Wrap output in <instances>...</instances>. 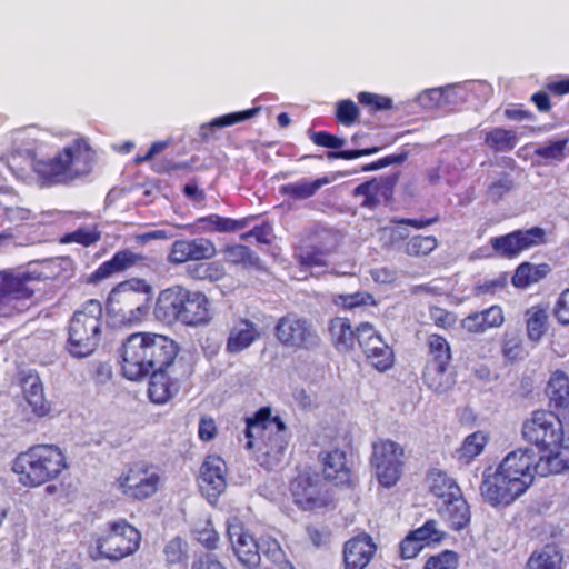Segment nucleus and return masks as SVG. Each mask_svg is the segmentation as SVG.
I'll use <instances>...</instances> for the list:
<instances>
[{
    "label": "nucleus",
    "instance_id": "obj_13",
    "mask_svg": "<svg viewBox=\"0 0 569 569\" xmlns=\"http://www.w3.org/2000/svg\"><path fill=\"white\" fill-rule=\"evenodd\" d=\"M161 476L147 462L130 465L117 479L119 490L127 498L143 501L153 497L161 487Z\"/></svg>",
    "mask_w": 569,
    "mask_h": 569
},
{
    "label": "nucleus",
    "instance_id": "obj_62",
    "mask_svg": "<svg viewBox=\"0 0 569 569\" xmlns=\"http://www.w3.org/2000/svg\"><path fill=\"white\" fill-rule=\"evenodd\" d=\"M422 549L423 546L418 541L417 537L409 531L399 543V557L402 560L413 559Z\"/></svg>",
    "mask_w": 569,
    "mask_h": 569
},
{
    "label": "nucleus",
    "instance_id": "obj_47",
    "mask_svg": "<svg viewBox=\"0 0 569 569\" xmlns=\"http://www.w3.org/2000/svg\"><path fill=\"white\" fill-rule=\"evenodd\" d=\"M189 273L196 280L216 282L224 278L226 269L221 261L216 260L198 263L190 269Z\"/></svg>",
    "mask_w": 569,
    "mask_h": 569
},
{
    "label": "nucleus",
    "instance_id": "obj_12",
    "mask_svg": "<svg viewBox=\"0 0 569 569\" xmlns=\"http://www.w3.org/2000/svg\"><path fill=\"white\" fill-rule=\"evenodd\" d=\"M563 422L560 415L549 409H536L521 428L523 439L541 453L563 436Z\"/></svg>",
    "mask_w": 569,
    "mask_h": 569
},
{
    "label": "nucleus",
    "instance_id": "obj_10",
    "mask_svg": "<svg viewBox=\"0 0 569 569\" xmlns=\"http://www.w3.org/2000/svg\"><path fill=\"white\" fill-rule=\"evenodd\" d=\"M29 271L8 269L0 271V318H9L29 308L34 295Z\"/></svg>",
    "mask_w": 569,
    "mask_h": 569
},
{
    "label": "nucleus",
    "instance_id": "obj_38",
    "mask_svg": "<svg viewBox=\"0 0 569 569\" xmlns=\"http://www.w3.org/2000/svg\"><path fill=\"white\" fill-rule=\"evenodd\" d=\"M329 182L328 178H318L315 180H299L280 186L281 196L291 200H306L313 197L318 190Z\"/></svg>",
    "mask_w": 569,
    "mask_h": 569
},
{
    "label": "nucleus",
    "instance_id": "obj_26",
    "mask_svg": "<svg viewBox=\"0 0 569 569\" xmlns=\"http://www.w3.org/2000/svg\"><path fill=\"white\" fill-rule=\"evenodd\" d=\"M330 253L331 249L317 234L306 237L295 249V258L303 268L326 266Z\"/></svg>",
    "mask_w": 569,
    "mask_h": 569
},
{
    "label": "nucleus",
    "instance_id": "obj_44",
    "mask_svg": "<svg viewBox=\"0 0 569 569\" xmlns=\"http://www.w3.org/2000/svg\"><path fill=\"white\" fill-rule=\"evenodd\" d=\"M101 239V231L99 226L96 223L91 227H80L74 231L67 232L60 239L61 243H78L82 247H91L99 242Z\"/></svg>",
    "mask_w": 569,
    "mask_h": 569
},
{
    "label": "nucleus",
    "instance_id": "obj_43",
    "mask_svg": "<svg viewBox=\"0 0 569 569\" xmlns=\"http://www.w3.org/2000/svg\"><path fill=\"white\" fill-rule=\"evenodd\" d=\"M376 346H372L366 355L367 361L378 371L385 372L392 368L395 362V356L392 349L382 340L373 341Z\"/></svg>",
    "mask_w": 569,
    "mask_h": 569
},
{
    "label": "nucleus",
    "instance_id": "obj_27",
    "mask_svg": "<svg viewBox=\"0 0 569 569\" xmlns=\"http://www.w3.org/2000/svg\"><path fill=\"white\" fill-rule=\"evenodd\" d=\"M234 555L239 562L247 568H256L260 565L258 541L241 527H234L228 531Z\"/></svg>",
    "mask_w": 569,
    "mask_h": 569
},
{
    "label": "nucleus",
    "instance_id": "obj_3",
    "mask_svg": "<svg viewBox=\"0 0 569 569\" xmlns=\"http://www.w3.org/2000/svg\"><path fill=\"white\" fill-rule=\"evenodd\" d=\"M246 448L256 449L257 461L267 470L280 466L288 447V429L280 416H272L270 407H261L246 418Z\"/></svg>",
    "mask_w": 569,
    "mask_h": 569
},
{
    "label": "nucleus",
    "instance_id": "obj_42",
    "mask_svg": "<svg viewBox=\"0 0 569 569\" xmlns=\"http://www.w3.org/2000/svg\"><path fill=\"white\" fill-rule=\"evenodd\" d=\"M489 441L488 433L475 431L467 436L458 449V459L465 463H470L476 457L482 453Z\"/></svg>",
    "mask_w": 569,
    "mask_h": 569
},
{
    "label": "nucleus",
    "instance_id": "obj_31",
    "mask_svg": "<svg viewBox=\"0 0 569 569\" xmlns=\"http://www.w3.org/2000/svg\"><path fill=\"white\" fill-rule=\"evenodd\" d=\"M505 323V313L500 306L493 305L481 311L467 315L461 320V328L469 333H483Z\"/></svg>",
    "mask_w": 569,
    "mask_h": 569
},
{
    "label": "nucleus",
    "instance_id": "obj_54",
    "mask_svg": "<svg viewBox=\"0 0 569 569\" xmlns=\"http://www.w3.org/2000/svg\"><path fill=\"white\" fill-rule=\"evenodd\" d=\"M201 222L210 223L211 229L219 232H232L243 229L248 224V219L236 220L232 218L212 214L200 219Z\"/></svg>",
    "mask_w": 569,
    "mask_h": 569
},
{
    "label": "nucleus",
    "instance_id": "obj_2",
    "mask_svg": "<svg viewBox=\"0 0 569 569\" xmlns=\"http://www.w3.org/2000/svg\"><path fill=\"white\" fill-rule=\"evenodd\" d=\"M180 348L172 338L149 331L129 335L120 347V371L131 381L147 378L156 369L177 361Z\"/></svg>",
    "mask_w": 569,
    "mask_h": 569
},
{
    "label": "nucleus",
    "instance_id": "obj_17",
    "mask_svg": "<svg viewBox=\"0 0 569 569\" xmlns=\"http://www.w3.org/2000/svg\"><path fill=\"white\" fill-rule=\"evenodd\" d=\"M318 461L326 481L347 489H355L358 485V477L349 465L343 450L339 448L322 450L318 453Z\"/></svg>",
    "mask_w": 569,
    "mask_h": 569
},
{
    "label": "nucleus",
    "instance_id": "obj_63",
    "mask_svg": "<svg viewBox=\"0 0 569 569\" xmlns=\"http://www.w3.org/2000/svg\"><path fill=\"white\" fill-rule=\"evenodd\" d=\"M311 140L319 147L329 149H339L345 144V140L331 134L328 131H315L311 134Z\"/></svg>",
    "mask_w": 569,
    "mask_h": 569
},
{
    "label": "nucleus",
    "instance_id": "obj_21",
    "mask_svg": "<svg viewBox=\"0 0 569 569\" xmlns=\"http://www.w3.org/2000/svg\"><path fill=\"white\" fill-rule=\"evenodd\" d=\"M227 467L219 456H208L201 465L198 479L199 488L207 498H218L226 489Z\"/></svg>",
    "mask_w": 569,
    "mask_h": 569
},
{
    "label": "nucleus",
    "instance_id": "obj_4",
    "mask_svg": "<svg viewBox=\"0 0 569 569\" xmlns=\"http://www.w3.org/2000/svg\"><path fill=\"white\" fill-rule=\"evenodd\" d=\"M69 469L63 450L52 443L32 445L12 460L11 470L23 488L34 489L59 480Z\"/></svg>",
    "mask_w": 569,
    "mask_h": 569
},
{
    "label": "nucleus",
    "instance_id": "obj_25",
    "mask_svg": "<svg viewBox=\"0 0 569 569\" xmlns=\"http://www.w3.org/2000/svg\"><path fill=\"white\" fill-rule=\"evenodd\" d=\"M535 469H540L542 476L560 473L569 469V436H561L555 446L548 447L540 453Z\"/></svg>",
    "mask_w": 569,
    "mask_h": 569
},
{
    "label": "nucleus",
    "instance_id": "obj_7",
    "mask_svg": "<svg viewBox=\"0 0 569 569\" xmlns=\"http://www.w3.org/2000/svg\"><path fill=\"white\" fill-rule=\"evenodd\" d=\"M103 326L100 301L90 299L74 311L68 326L67 350L74 358L92 355L99 346Z\"/></svg>",
    "mask_w": 569,
    "mask_h": 569
},
{
    "label": "nucleus",
    "instance_id": "obj_24",
    "mask_svg": "<svg viewBox=\"0 0 569 569\" xmlns=\"http://www.w3.org/2000/svg\"><path fill=\"white\" fill-rule=\"evenodd\" d=\"M549 410L560 415L569 425V376L562 370L550 375L545 389Z\"/></svg>",
    "mask_w": 569,
    "mask_h": 569
},
{
    "label": "nucleus",
    "instance_id": "obj_40",
    "mask_svg": "<svg viewBox=\"0 0 569 569\" xmlns=\"http://www.w3.org/2000/svg\"><path fill=\"white\" fill-rule=\"evenodd\" d=\"M438 247V239L435 236L416 234L403 239L402 251L412 258L429 256Z\"/></svg>",
    "mask_w": 569,
    "mask_h": 569
},
{
    "label": "nucleus",
    "instance_id": "obj_33",
    "mask_svg": "<svg viewBox=\"0 0 569 569\" xmlns=\"http://www.w3.org/2000/svg\"><path fill=\"white\" fill-rule=\"evenodd\" d=\"M438 510L452 530L459 531L470 522V509L462 493L459 498L456 497L445 505H439Z\"/></svg>",
    "mask_w": 569,
    "mask_h": 569
},
{
    "label": "nucleus",
    "instance_id": "obj_19",
    "mask_svg": "<svg viewBox=\"0 0 569 569\" xmlns=\"http://www.w3.org/2000/svg\"><path fill=\"white\" fill-rule=\"evenodd\" d=\"M216 253V246L209 239H178L170 247L168 260L173 264H182L188 261L209 260Z\"/></svg>",
    "mask_w": 569,
    "mask_h": 569
},
{
    "label": "nucleus",
    "instance_id": "obj_20",
    "mask_svg": "<svg viewBox=\"0 0 569 569\" xmlns=\"http://www.w3.org/2000/svg\"><path fill=\"white\" fill-rule=\"evenodd\" d=\"M212 319L211 302L202 291L183 287L180 323L187 327L208 325Z\"/></svg>",
    "mask_w": 569,
    "mask_h": 569
},
{
    "label": "nucleus",
    "instance_id": "obj_30",
    "mask_svg": "<svg viewBox=\"0 0 569 569\" xmlns=\"http://www.w3.org/2000/svg\"><path fill=\"white\" fill-rule=\"evenodd\" d=\"M260 338V331L254 322L247 318H237L229 330L226 342V351L228 353H239L249 348L256 340Z\"/></svg>",
    "mask_w": 569,
    "mask_h": 569
},
{
    "label": "nucleus",
    "instance_id": "obj_58",
    "mask_svg": "<svg viewBox=\"0 0 569 569\" xmlns=\"http://www.w3.org/2000/svg\"><path fill=\"white\" fill-rule=\"evenodd\" d=\"M428 311L432 323L440 329L449 330L457 322V315L455 312L439 306H430Z\"/></svg>",
    "mask_w": 569,
    "mask_h": 569
},
{
    "label": "nucleus",
    "instance_id": "obj_39",
    "mask_svg": "<svg viewBox=\"0 0 569 569\" xmlns=\"http://www.w3.org/2000/svg\"><path fill=\"white\" fill-rule=\"evenodd\" d=\"M429 488L430 491L440 500L439 505H445L448 500L456 497L459 498V495L462 493L456 481L442 471L430 473Z\"/></svg>",
    "mask_w": 569,
    "mask_h": 569
},
{
    "label": "nucleus",
    "instance_id": "obj_59",
    "mask_svg": "<svg viewBox=\"0 0 569 569\" xmlns=\"http://www.w3.org/2000/svg\"><path fill=\"white\" fill-rule=\"evenodd\" d=\"M515 188V181L510 174L503 173L499 179L492 181L488 186V196L493 201H500L508 193H510Z\"/></svg>",
    "mask_w": 569,
    "mask_h": 569
},
{
    "label": "nucleus",
    "instance_id": "obj_41",
    "mask_svg": "<svg viewBox=\"0 0 569 569\" xmlns=\"http://www.w3.org/2000/svg\"><path fill=\"white\" fill-rule=\"evenodd\" d=\"M485 143L495 152L511 151L518 143V136L515 130L493 128L486 133Z\"/></svg>",
    "mask_w": 569,
    "mask_h": 569
},
{
    "label": "nucleus",
    "instance_id": "obj_6",
    "mask_svg": "<svg viewBox=\"0 0 569 569\" xmlns=\"http://www.w3.org/2000/svg\"><path fill=\"white\" fill-rule=\"evenodd\" d=\"M141 539V532L128 520L120 518L108 521L102 533L93 538L89 557L94 561H121L139 550Z\"/></svg>",
    "mask_w": 569,
    "mask_h": 569
},
{
    "label": "nucleus",
    "instance_id": "obj_28",
    "mask_svg": "<svg viewBox=\"0 0 569 569\" xmlns=\"http://www.w3.org/2000/svg\"><path fill=\"white\" fill-rule=\"evenodd\" d=\"M146 257L130 249L117 251L110 260L102 262L91 274V282H99L114 273L123 272L132 267L143 264Z\"/></svg>",
    "mask_w": 569,
    "mask_h": 569
},
{
    "label": "nucleus",
    "instance_id": "obj_49",
    "mask_svg": "<svg viewBox=\"0 0 569 569\" xmlns=\"http://www.w3.org/2000/svg\"><path fill=\"white\" fill-rule=\"evenodd\" d=\"M501 352L511 362L522 360L527 351L521 336L518 332H505Z\"/></svg>",
    "mask_w": 569,
    "mask_h": 569
},
{
    "label": "nucleus",
    "instance_id": "obj_48",
    "mask_svg": "<svg viewBox=\"0 0 569 569\" xmlns=\"http://www.w3.org/2000/svg\"><path fill=\"white\" fill-rule=\"evenodd\" d=\"M569 138H561L555 141H548L546 144L538 147L535 154L546 161L561 162L566 159L568 152Z\"/></svg>",
    "mask_w": 569,
    "mask_h": 569
},
{
    "label": "nucleus",
    "instance_id": "obj_18",
    "mask_svg": "<svg viewBox=\"0 0 569 569\" xmlns=\"http://www.w3.org/2000/svg\"><path fill=\"white\" fill-rule=\"evenodd\" d=\"M114 303L122 305L118 312L129 322H140L149 311L139 290L134 289L128 281L119 283L112 289L109 297V305L112 309H114Z\"/></svg>",
    "mask_w": 569,
    "mask_h": 569
},
{
    "label": "nucleus",
    "instance_id": "obj_51",
    "mask_svg": "<svg viewBox=\"0 0 569 569\" xmlns=\"http://www.w3.org/2000/svg\"><path fill=\"white\" fill-rule=\"evenodd\" d=\"M259 111V108H251L243 111H237L227 113L220 117L214 118L210 123L203 124L201 127L202 136L207 137V133L204 132L208 129H211L213 127L223 128V127H230L236 123L246 121L252 117H254Z\"/></svg>",
    "mask_w": 569,
    "mask_h": 569
},
{
    "label": "nucleus",
    "instance_id": "obj_56",
    "mask_svg": "<svg viewBox=\"0 0 569 569\" xmlns=\"http://www.w3.org/2000/svg\"><path fill=\"white\" fill-rule=\"evenodd\" d=\"M359 118V108L352 100H340L337 102L336 120L346 127L352 126Z\"/></svg>",
    "mask_w": 569,
    "mask_h": 569
},
{
    "label": "nucleus",
    "instance_id": "obj_32",
    "mask_svg": "<svg viewBox=\"0 0 569 569\" xmlns=\"http://www.w3.org/2000/svg\"><path fill=\"white\" fill-rule=\"evenodd\" d=\"M563 550L551 541L535 549L529 556L525 569H562Z\"/></svg>",
    "mask_w": 569,
    "mask_h": 569
},
{
    "label": "nucleus",
    "instance_id": "obj_9",
    "mask_svg": "<svg viewBox=\"0 0 569 569\" xmlns=\"http://www.w3.org/2000/svg\"><path fill=\"white\" fill-rule=\"evenodd\" d=\"M427 361L422 370L425 385L436 391H446L450 383L449 369L452 362V349L446 337L430 333L426 338Z\"/></svg>",
    "mask_w": 569,
    "mask_h": 569
},
{
    "label": "nucleus",
    "instance_id": "obj_52",
    "mask_svg": "<svg viewBox=\"0 0 569 569\" xmlns=\"http://www.w3.org/2000/svg\"><path fill=\"white\" fill-rule=\"evenodd\" d=\"M459 566V555L453 550H442L429 556L422 569H457Z\"/></svg>",
    "mask_w": 569,
    "mask_h": 569
},
{
    "label": "nucleus",
    "instance_id": "obj_11",
    "mask_svg": "<svg viewBox=\"0 0 569 569\" xmlns=\"http://www.w3.org/2000/svg\"><path fill=\"white\" fill-rule=\"evenodd\" d=\"M289 492L292 502L301 511L319 512L336 506L335 493L318 476L297 475L289 483Z\"/></svg>",
    "mask_w": 569,
    "mask_h": 569
},
{
    "label": "nucleus",
    "instance_id": "obj_53",
    "mask_svg": "<svg viewBox=\"0 0 569 569\" xmlns=\"http://www.w3.org/2000/svg\"><path fill=\"white\" fill-rule=\"evenodd\" d=\"M353 194L362 197L360 206L363 208L375 209L380 203L379 184L373 180L357 186Z\"/></svg>",
    "mask_w": 569,
    "mask_h": 569
},
{
    "label": "nucleus",
    "instance_id": "obj_1",
    "mask_svg": "<svg viewBox=\"0 0 569 569\" xmlns=\"http://www.w3.org/2000/svg\"><path fill=\"white\" fill-rule=\"evenodd\" d=\"M536 455L530 448L510 451L497 466L482 471L480 493L486 503L495 508L512 505L532 486Z\"/></svg>",
    "mask_w": 569,
    "mask_h": 569
},
{
    "label": "nucleus",
    "instance_id": "obj_34",
    "mask_svg": "<svg viewBox=\"0 0 569 569\" xmlns=\"http://www.w3.org/2000/svg\"><path fill=\"white\" fill-rule=\"evenodd\" d=\"M525 323L528 339L538 343L549 329L548 308L543 305H535L525 311Z\"/></svg>",
    "mask_w": 569,
    "mask_h": 569
},
{
    "label": "nucleus",
    "instance_id": "obj_55",
    "mask_svg": "<svg viewBox=\"0 0 569 569\" xmlns=\"http://www.w3.org/2000/svg\"><path fill=\"white\" fill-rule=\"evenodd\" d=\"M357 98L359 103L366 107L370 113L380 110H389L393 107L392 99L377 93L360 92Z\"/></svg>",
    "mask_w": 569,
    "mask_h": 569
},
{
    "label": "nucleus",
    "instance_id": "obj_14",
    "mask_svg": "<svg viewBox=\"0 0 569 569\" xmlns=\"http://www.w3.org/2000/svg\"><path fill=\"white\" fill-rule=\"evenodd\" d=\"M192 375L191 366L182 359L172 362L166 368H158L150 372L148 377L149 399L153 403L163 405L172 399L181 389L182 383L187 382Z\"/></svg>",
    "mask_w": 569,
    "mask_h": 569
},
{
    "label": "nucleus",
    "instance_id": "obj_46",
    "mask_svg": "<svg viewBox=\"0 0 569 569\" xmlns=\"http://www.w3.org/2000/svg\"><path fill=\"white\" fill-rule=\"evenodd\" d=\"M163 555L168 566L186 567L189 559L187 542L180 537L172 538L164 546Z\"/></svg>",
    "mask_w": 569,
    "mask_h": 569
},
{
    "label": "nucleus",
    "instance_id": "obj_16",
    "mask_svg": "<svg viewBox=\"0 0 569 569\" xmlns=\"http://www.w3.org/2000/svg\"><path fill=\"white\" fill-rule=\"evenodd\" d=\"M546 242V231L541 227L518 229L503 236L493 237L489 241L495 253L506 259H513L522 251Z\"/></svg>",
    "mask_w": 569,
    "mask_h": 569
},
{
    "label": "nucleus",
    "instance_id": "obj_64",
    "mask_svg": "<svg viewBox=\"0 0 569 569\" xmlns=\"http://www.w3.org/2000/svg\"><path fill=\"white\" fill-rule=\"evenodd\" d=\"M553 315L561 325H569V288L565 289L553 308Z\"/></svg>",
    "mask_w": 569,
    "mask_h": 569
},
{
    "label": "nucleus",
    "instance_id": "obj_36",
    "mask_svg": "<svg viewBox=\"0 0 569 569\" xmlns=\"http://www.w3.org/2000/svg\"><path fill=\"white\" fill-rule=\"evenodd\" d=\"M328 331L332 345L338 350L349 351L356 342V330L352 329L350 320L345 317H336L330 320Z\"/></svg>",
    "mask_w": 569,
    "mask_h": 569
},
{
    "label": "nucleus",
    "instance_id": "obj_29",
    "mask_svg": "<svg viewBox=\"0 0 569 569\" xmlns=\"http://www.w3.org/2000/svg\"><path fill=\"white\" fill-rule=\"evenodd\" d=\"M182 292V286H172L160 291L153 309L158 320L168 325L180 322Z\"/></svg>",
    "mask_w": 569,
    "mask_h": 569
},
{
    "label": "nucleus",
    "instance_id": "obj_5",
    "mask_svg": "<svg viewBox=\"0 0 569 569\" xmlns=\"http://www.w3.org/2000/svg\"><path fill=\"white\" fill-rule=\"evenodd\" d=\"M94 150L88 139L80 137L49 159H31L33 171L50 183H67L87 176L92 169Z\"/></svg>",
    "mask_w": 569,
    "mask_h": 569
},
{
    "label": "nucleus",
    "instance_id": "obj_15",
    "mask_svg": "<svg viewBox=\"0 0 569 569\" xmlns=\"http://www.w3.org/2000/svg\"><path fill=\"white\" fill-rule=\"evenodd\" d=\"M403 456L405 449L392 440L379 439L372 443L370 465L382 487L397 485L402 475Z\"/></svg>",
    "mask_w": 569,
    "mask_h": 569
},
{
    "label": "nucleus",
    "instance_id": "obj_35",
    "mask_svg": "<svg viewBox=\"0 0 569 569\" xmlns=\"http://www.w3.org/2000/svg\"><path fill=\"white\" fill-rule=\"evenodd\" d=\"M69 260L62 257H53L37 262L29 270L32 281L58 280L68 277Z\"/></svg>",
    "mask_w": 569,
    "mask_h": 569
},
{
    "label": "nucleus",
    "instance_id": "obj_60",
    "mask_svg": "<svg viewBox=\"0 0 569 569\" xmlns=\"http://www.w3.org/2000/svg\"><path fill=\"white\" fill-rule=\"evenodd\" d=\"M355 332L356 341L359 343L363 352H367L372 346H376L373 342L375 340L382 341L373 326L369 322L360 323Z\"/></svg>",
    "mask_w": 569,
    "mask_h": 569
},
{
    "label": "nucleus",
    "instance_id": "obj_57",
    "mask_svg": "<svg viewBox=\"0 0 569 569\" xmlns=\"http://www.w3.org/2000/svg\"><path fill=\"white\" fill-rule=\"evenodd\" d=\"M259 546V555L261 553L271 560L272 562L277 563L278 566L284 561V552L282 551L280 543L269 536L261 537L258 541Z\"/></svg>",
    "mask_w": 569,
    "mask_h": 569
},
{
    "label": "nucleus",
    "instance_id": "obj_37",
    "mask_svg": "<svg viewBox=\"0 0 569 569\" xmlns=\"http://www.w3.org/2000/svg\"><path fill=\"white\" fill-rule=\"evenodd\" d=\"M550 271L548 263L533 264L526 261L516 268L511 283L518 289H526L546 278Z\"/></svg>",
    "mask_w": 569,
    "mask_h": 569
},
{
    "label": "nucleus",
    "instance_id": "obj_8",
    "mask_svg": "<svg viewBox=\"0 0 569 569\" xmlns=\"http://www.w3.org/2000/svg\"><path fill=\"white\" fill-rule=\"evenodd\" d=\"M274 337L282 347L293 351H312L321 346L315 322L296 311H289L277 320Z\"/></svg>",
    "mask_w": 569,
    "mask_h": 569
},
{
    "label": "nucleus",
    "instance_id": "obj_23",
    "mask_svg": "<svg viewBox=\"0 0 569 569\" xmlns=\"http://www.w3.org/2000/svg\"><path fill=\"white\" fill-rule=\"evenodd\" d=\"M377 552V545L368 533L358 535L343 546L345 569H365Z\"/></svg>",
    "mask_w": 569,
    "mask_h": 569
},
{
    "label": "nucleus",
    "instance_id": "obj_50",
    "mask_svg": "<svg viewBox=\"0 0 569 569\" xmlns=\"http://www.w3.org/2000/svg\"><path fill=\"white\" fill-rule=\"evenodd\" d=\"M224 259L230 264L257 266L259 257L252 250L243 244L228 246L223 250Z\"/></svg>",
    "mask_w": 569,
    "mask_h": 569
},
{
    "label": "nucleus",
    "instance_id": "obj_61",
    "mask_svg": "<svg viewBox=\"0 0 569 569\" xmlns=\"http://www.w3.org/2000/svg\"><path fill=\"white\" fill-rule=\"evenodd\" d=\"M194 539L207 550H216L219 543V533L208 521L203 527L194 530Z\"/></svg>",
    "mask_w": 569,
    "mask_h": 569
},
{
    "label": "nucleus",
    "instance_id": "obj_45",
    "mask_svg": "<svg viewBox=\"0 0 569 569\" xmlns=\"http://www.w3.org/2000/svg\"><path fill=\"white\" fill-rule=\"evenodd\" d=\"M410 531L415 537H417L423 548L437 546L446 538V532L439 529L438 522L435 519H429L419 528Z\"/></svg>",
    "mask_w": 569,
    "mask_h": 569
},
{
    "label": "nucleus",
    "instance_id": "obj_22",
    "mask_svg": "<svg viewBox=\"0 0 569 569\" xmlns=\"http://www.w3.org/2000/svg\"><path fill=\"white\" fill-rule=\"evenodd\" d=\"M19 386L33 416L44 418L51 413L52 405L46 398L43 385L36 371L29 370L21 372L19 375Z\"/></svg>",
    "mask_w": 569,
    "mask_h": 569
}]
</instances>
